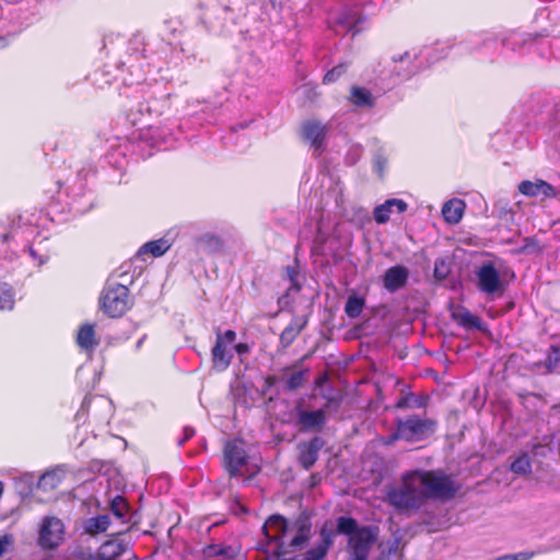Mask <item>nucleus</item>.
I'll list each match as a JSON object with an SVG mask.
<instances>
[{"label": "nucleus", "instance_id": "nucleus-49", "mask_svg": "<svg viewBox=\"0 0 560 560\" xmlns=\"http://www.w3.org/2000/svg\"><path fill=\"white\" fill-rule=\"evenodd\" d=\"M8 45V40L5 37L0 36V47L3 48Z\"/></svg>", "mask_w": 560, "mask_h": 560}, {"label": "nucleus", "instance_id": "nucleus-18", "mask_svg": "<svg viewBox=\"0 0 560 560\" xmlns=\"http://www.w3.org/2000/svg\"><path fill=\"white\" fill-rule=\"evenodd\" d=\"M407 208L408 205L402 199H388L374 209L373 217L376 223L385 224L389 221L393 212L402 213Z\"/></svg>", "mask_w": 560, "mask_h": 560}, {"label": "nucleus", "instance_id": "nucleus-25", "mask_svg": "<svg viewBox=\"0 0 560 560\" xmlns=\"http://www.w3.org/2000/svg\"><path fill=\"white\" fill-rule=\"evenodd\" d=\"M349 101L357 107H373L374 97L372 93L361 86H352L350 91Z\"/></svg>", "mask_w": 560, "mask_h": 560}, {"label": "nucleus", "instance_id": "nucleus-38", "mask_svg": "<svg viewBox=\"0 0 560 560\" xmlns=\"http://www.w3.org/2000/svg\"><path fill=\"white\" fill-rule=\"evenodd\" d=\"M464 397H470L472 406L475 408H479L483 406L486 397H487V387H483V393L480 394L479 387H472L471 390L467 389L464 392Z\"/></svg>", "mask_w": 560, "mask_h": 560}, {"label": "nucleus", "instance_id": "nucleus-19", "mask_svg": "<svg viewBox=\"0 0 560 560\" xmlns=\"http://www.w3.org/2000/svg\"><path fill=\"white\" fill-rule=\"evenodd\" d=\"M310 355L306 354L298 360L291 366H287L282 370V376L287 378V385H303L308 382L310 369L304 366V360Z\"/></svg>", "mask_w": 560, "mask_h": 560}, {"label": "nucleus", "instance_id": "nucleus-7", "mask_svg": "<svg viewBox=\"0 0 560 560\" xmlns=\"http://www.w3.org/2000/svg\"><path fill=\"white\" fill-rule=\"evenodd\" d=\"M435 430V420L411 416L407 419H399L397 421L395 438L408 442L420 441L434 433Z\"/></svg>", "mask_w": 560, "mask_h": 560}, {"label": "nucleus", "instance_id": "nucleus-32", "mask_svg": "<svg viewBox=\"0 0 560 560\" xmlns=\"http://www.w3.org/2000/svg\"><path fill=\"white\" fill-rule=\"evenodd\" d=\"M15 304V293L13 288L0 282V312L12 311Z\"/></svg>", "mask_w": 560, "mask_h": 560}, {"label": "nucleus", "instance_id": "nucleus-29", "mask_svg": "<svg viewBox=\"0 0 560 560\" xmlns=\"http://www.w3.org/2000/svg\"><path fill=\"white\" fill-rule=\"evenodd\" d=\"M453 319L462 327L471 329H480L481 320L478 316L470 313L468 310L463 308L459 312L453 313Z\"/></svg>", "mask_w": 560, "mask_h": 560}, {"label": "nucleus", "instance_id": "nucleus-16", "mask_svg": "<svg viewBox=\"0 0 560 560\" xmlns=\"http://www.w3.org/2000/svg\"><path fill=\"white\" fill-rule=\"evenodd\" d=\"M409 270L407 267L396 265L389 267L383 275V285L389 292H396L407 284Z\"/></svg>", "mask_w": 560, "mask_h": 560}, {"label": "nucleus", "instance_id": "nucleus-50", "mask_svg": "<svg viewBox=\"0 0 560 560\" xmlns=\"http://www.w3.org/2000/svg\"><path fill=\"white\" fill-rule=\"evenodd\" d=\"M513 558L514 557L512 555H505V556L498 558L497 560H514Z\"/></svg>", "mask_w": 560, "mask_h": 560}, {"label": "nucleus", "instance_id": "nucleus-30", "mask_svg": "<svg viewBox=\"0 0 560 560\" xmlns=\"http://www.w3.org/2000/svg\"><path fill=\"white\" fill-rule=\"evenodd\" d=\"M62 474L59 470H50L42 475L37 482L38 489L43 491H50L58 488L61 483Z\"/></svg>", "mask_w": 560, "mask_h": 560}, {"label": "nucleus", "instance_id": "nucleus-9", "mask_svg": "<svg viewBox=\"0 0 560 560\" xmlns=\"http://www.w3.org/2000/svg\"><path fill=\"white\" fill-rule=\"evenodd\" d=\"M65 539V524L57 516H45L38 530L37 545L43 550L57 549Z\"/></svg>", "mask_w": 560, "mask_h": 560}, {"label": "nucleus", "instance_id": "nucleus-31", "mask_svg": "<svg viewBox=\"0 0 560 560\" xmlns=\"http://www.w3.org/2000/svg\"><path fill=\"white\" fill-rule=\"evenodd\" d=\"M109 524L110 520L108 515H97L86 521L84 529L89 535L95 536L106 532Z\"/></svg>", "mask_w": 560, "mask_h": 560}, {"label": "nucleus", "instance_id": "nucleus-22", "mask_svg": "<svg viewBox=\"0 0 560 560\" xmlns=\"http://www.w3.org/2000/svg\"><path fill=\"white\" fill-rule=\"evenodd\" d=\"M466 205L463 200L454 198L446 201L442 207V215L448 224H457L464 214Z\"/></svg>", "mask_w": 560, "mask_h": 560}, {"label": "nucleus", "instance_id": "nucleus-24", "mask_svg": "<svg viewBox=\"0 0 560 560\" xmlns=\"http://www.w3.org/2000/svg\"><path fill=\"white\" fill-rule=\"evenodd\" d=\"M311 527V522L307 518H299L294 523L296 533L289 541V546L293 549L303 546L310 539Z\"/></svg>", "mask_w": 560, "mask_h": 560}, {"label": "nucleus", "instance_id": "nucleus-45", "mask_svg": "<svg viewBox=\"0 0 560 560\" xmlns=\"http://www.w3.org/2000/svg\"><path fill=\"white\" fill-rule=\"evenodd\" d=\"M290 282H291L290 290H294L296 292L301 290V284L299 283L298 279H295V281H290Z\"/></svg>", "mask_w": 560, "mask_h": 560}, {"label": "nucleus", "instance_id": "nucleus-26", "mask_svg": "<svg viewBox=\"0 0 560 560\" xmlns=\"http://www.w3.org/2000/svg\"><path fill=\"white\" fill-rule=\"evenodd\" d=\"M125 551H126V545L122 541H119L116 539H110V540L105 541L101 546L98 553L105 560H116Z\"/></svg>", "mask_w": 560, "mask_h": 560}, {"label": "nucleus", "instance_id": "nucleus-3", "mask_svg": "<svg viewBox=\"0 0 560 560\" xmlns=\"http://www.w3.org/2000/svg\"><path fill=\"white\" fill-rule=\"evenodd\" d=\"M412 474L422 502L428 499L450 500L459 490L452 477L441 470H413Z\"/></svg>", "mask_w": 560, "mask_h": 560}, {"label": "nucleus", "instance_id": "nucleus-14", "mask_svg": "<svg viewBox=\"0 0 560 560\" xmlns=\"http://www.w3.org/2000/svg\"><path fill=\"white\" fill-rule=\"evenodd\" d=\"M308 324L306 315H294L291 322L285 326L279 337L281 348H289L305 329Z\"/></svg>", "mask_w": 560, "mask_h": 560}, {"label": "nucleus", "instance_id": "nucleus-8", "mask_svg": "<svg viewBox=\"0 0 560 560\" xmlns=\"http://www.w3.org/2000/svg\"><path fill=\"white\" fill-rule=\"evenodd\" d=\"M248 459L243 439H233L224 443L222 466L231 478L243 476V468L247 466Z\"/></svg>", "mask_w": 560, "mask_h": 560}, {"label": "nucleus", "instance_id": "nucleus-28", "mask_svg": "<svg viewBox=\"0 0 560 560\" xmlns=\"http://www.w3.org/2000/svg\"><path fill=\"white\" fill-rule=\"evenodd\" d=\"M170 248V244L166 240L160 238L155 241H150L143 244L138 250V255L150 254L152 257H160L164 255Z\"/></svg>", "mask_w": 560, "mask_h": 560}, {"label": "nucleus", "instance_id": "nucleus-33", "mask_svg": "<svg viewBox=\"0 0 560 560\" xmlns=\"http://www.w3.org/2000/svg\"><path fill=\"white\" fill-rule=\"evenodd\" d=\"M363 21L364 18L362 15H352L345 12L337 19L336 24L345 27L347 32L352 33L354 36L360 32L358 24Z\"/></svg>", "mask_w": 560, "mask_h": 560}, {"label": "nucleus", "instance_id": "nucleus-47", "mask_svg": "<svg viewBox=\"0 0 560 560\" xmlns=\"http://www.w3.org/2000/svg\"><path fill=\"white\" fill-rule=\"evenodd\" d=\"M281 551L278 549L276 550L275 555L277 556L276 559L273 560H295V558H290V559H284V558H281Z\"/></svg>", "mask_w": 560, "mask_h": 560}, {"label": "nucleus", "instance_id": "nucleus-37", "mask_svg": "<svg viewBox=\"0 0 560 560\" xmlns=\"http://www.w3.org/2000/svg\"><path fill=\"white\" fill-rule=\"evenodd\" d=\"M129 509V503L122 495H116L110 501V511L117 518H125Z\"/></svg>", "mask_w": 560, "mask_h": 560}, {"label": "nucleus", "instance_id": "nucleus-27", "mask_svg": "<svg viewBox=\"0 0 560 560\" xmlns=\"http://www.w3.org/2000/svg\"><path fill=\"white\" fill-rule=\"evenodd\" d=\"M197 245L207 253H219L223 247V241L214 234H203L196 238Z\"/></svg>", "mask_w": 560, "mask_h": 560}, {"label": "nucleus", "instance_id": "nucleus-12", "mask_svg": "<svg viewBox=\"0 0 560 560\" xmlns=\"http://www.w3.org/2000/svg\"><path fill=\"white\" fill-rule=\"evenodd\" d=\"M324 446V441L319 436H314L310 441H304L298 445V460L300 466L308 470L312 468L318 459V453Z\"/></svg>", "mask_w": 560, "mask_h": 560}, {"label": "nucleus", "instance_id": "nucleus-11", "mask_svg": "<svg viewBox=\"0 0 560 560\" xmlns=\"http://www.w3.org/2000/svg\"><path fill=\"white\" fill-rule=\"evenodd\" d=\"M328 130V125L315 119L305 120L301 126L302 138L311 143L318 155L323 152Z\"/></svg>", "mask_w": 560, "mask_h": 560}, {"label": "nucleus", "instance_id": "nucleus-48", "mask_svg": "<svg viewBox=\"0 0 560 560\" xmlns=\"http://www.w3.org/2000/svg\"><path fill=\"white\" fill-rule=\"evenodd\" d=\"M325 381H326L325 376L318 377L315 380L313 385H316V386L324 385Z\"/></svg>", "mask_w": 560, "mask_h": 560}, {"label": "nucleus", "instance_id": "nucleus-15", "mask_svg": "<svg viewBox=\"0 0 560 560\" xmlns=\"http://www.w3.org/2000/svg\"><path fill=\"white\" fill-rule=\"evenodd\" d=\"M289 530L287 520L281 515H271L262 526L265 537L269 541H280L279 549L283 546V536Z\"/></svg>", "mask_w": 560, "mask_h": 560}, {"label": "nucleus", "instance_id": "nucleus-1", "mask_svg": "<svg viewBox=\"0 0 560 560\" xmlns=\"http://www.w3.org/2000/svg\"><path fill=\"white\" fill-rule=\"evenodd\" d=\"M347 399L342 387H313L310 395L301 397L295 406V423L301 432L322 431L327 413L337 412Z\"/></svg>", "mask_w": 560, "mask_h": 560}, {"label": "nucleus", "instance_id": "nucleus-40", "mask_svg": "<svg viewBox=\"0 0 560 560\" xmlns=\"http://www.w3.org/2000/svg\"><path fill=\"white\" fill-rule=\"evenodd\" d=\"M14 546V538L12 534H4L0 536V558L10 551Z\"/></svg>", "mask_w": 560, "mask_h": 560}, {"label": "nucleus", "instance_id": "nucleus-2", "mask_svg": "<svg viewBox=\"0 0 560 560\" xmlns=\"http://www.w3.org/2000/svg\"><path fill=\"white\" fill-rule=\"evenodd\" d=\"M337 533L349 536L347 560H368L380 530L376 526H359L351 516H340L337 518Z\"/></svg>", "mask_w": 560, "mask_h": 560}, {"label": "nucleus", "instance_id": "nucleus-21", "mask_svg": "<svg viewBox=\"0 0 560 560\" xmlns=\"http://www.w3.org/2000/svg\"><path fill=\"white\" fill-rule=\"evenodd\" d=\"M518 191L527 197H553L556 195L552 185L542 179H537L535 182L523 180L518 184Z\"/></svg>", "mask_w": 560, "mask_h": 560}, {"label": "nucleus", "instance_id": "nucleus-41", "mask_svg": "<svg viewBox=\"0 0 560 560\" xmlns=\"http://www.w3.org/2000/svg\"><path fill=\"white\" fill-rule=\"evenodd\" d=\"M232 349L238 354V355H244V354H248L250 352V347L248 343L246 342H238V343H235L232 346Z\"/></svg>", "mask_w": 560, "mask_h": 560}, {"label": "nucleus", "instance_id": "nucleus-46", "mask_svg": "<svg viewBox=\"0 0 560 560\" xmlns=\"http://www.w3.org/2000/svg\"><path fill=\"white\" fill-rule=\"evenodd\" d=\"M84 560H105L103 559V557L97 553V555H89Z\"/></svg>", "mask_w": 560, "mask_h": 560}, {"label": "nucleus", "instance_id": "nucleus-17", "mask_svg": "<svg viewBox=\"0 0 560 560\" xmlns=\"http://www.w3.org/2000/svg\"><path fill=\"white\" fill-rule=\"evenodd\" d=\"M335 536L336 532L332 527L323 526L320 529V541L306 552L304 560H324L334 544Z\"/></svg>", "mask_w": 560, "mask_h": 560}, {"label": "nucleus", "instance_id": "nucleus-4", "mask_svg": "<svg viewBox=\"0 0 560 560\" xmlns=\"http://www.w3.org/2000/svg\"><path fill=\"white\" fill-rule=\"evenodd\" d=\"M100 305L108 317H121L131 307L128 287L118 282H107L103 288Z\"/></svg>", "mask_w": 560, "mask_h": 560}, {"label": "nucleus", "instance_id": "nucleus-44", "mask_svg": "<svg viewBox=\"0 0 560 560\" xmlns=\"http://www.w3.org/2000/svg\"><path fill=\"white\" fill-rule=\"evenodd\" d=\"M514 560H529L533 557V553L528 552H520L516 555H512Z\"/></svg>", "mask_w": 560, "mask_h": 560}, {"label": "nucleus", "instance_id": "nucleus-13", "mask_svg": "<svg viewBox=\"0 0 560 560\" xmlns=\"http://www.w3.org/2000/svg\"><path fill=\"white\" fill-rule=\"evenodd\" d=\"M529 369L539 375L560 374V345H551L546 359L533 362Z\"/></svg>", "mask_w": 560, "mask_h": 560}, {"label": "nucleus", "instance_id": "nucleus-23", "mask_svg": "<svg viewBox=\"0 0 560 560\" xmlns=\"http://www.w3.org/2000/svg\"><path fill=\"white\" fill-rule=\"evenodd\" d=\"M427 395H416L411 392H402L400 398L396 401L397 409H417L424 408L428 405Z\"/></svg>", "mask_w": 560, "mask_h": 560}, {"label": "nucleus", "instance_id": "nucleus-6", "mask_svg": "<svg viewBox=\"0 0 560 560\" xmlns=\"http://www.w3.org/2000/svg\"><path fill=\"white\" fill-rule=\"evenodd\" d=\"M236 341V332L228 329L224 332L215 328V342L211 349V369L218 373L224 372L230 366L233 352L232 346Z\"/></svg>", "mask_w": 560, "mask_h": 560}, {"label": "nucleus", "instance_id": "nucleus-51", "mask_svg": "<svg viewBox=\"0 0 560 560\" xmlns=\"http://www.w3.org/2000/svg\"><path fill=\"white\" fill-rule=\"evenodd\" d=\"M364 384V381L363 380H360L355 383V385H363Z\"/></svg>", "mask_w": 560, "mask_h": 560}, {"label": "nucleus", "instance_id": "nucleus-35", "mask_svg": "<svg viewBox=\"0 0 560 560\" xmlns=\"http://www.w3.org/2000/svg\"><path fill=\"white\" fill-rule=\"evenodd\" d=\"M512 472L516 475H528L532 472V463L527 453L518 455L510 465Z\"/></svg>", "mask_w": 560, "mask_h": 560}, {"label": "nucleus", "instance_id": "nucleus-36", "mask_svg": "<svg viewBox=\"0 0 560 560\" xmlns=\"http://www.w3.org/2000/svg\"><path fill=\"white\" fill-rule=\"evenodd\" d=\"M365 305L363 298L352 295L347 300L345 312L350 318H357L361 315Z\"/></svg>", "mask_w": 560, "mask_h": 560}, {"label": "nucleus", "instance_id": "nucleus-43", "mask_svg": "<svg viewBox=\"0 0 560 560\" xmlns=\"http://www.w3.org/2000/svg\"><path fill=\"white\" fill-rule=\"evenodd\" d=\"M196 431L194 428L185 427L184 428V436L179 441V445H183L186 441L190 440L195 435Z\"/></svg>", "mask_w": 560, "mask_h": 560}, {"label": "nucleus", "instance_id": "nucleus-34", "mask_svg": "<svg viewBox=\"0 0 560 560\" xmlns=\"http://www.w3.org/2000/svg\"><path fill=\"white\" fill-rule=\"evenodd\" d=\"M209 555L212 557H222L226 559H235L240 551V547H233L230 545H211L208 547Z\"/></svg>", "mask_w": 560, "mask_h": 560}, {"label": "nucleus", "instance_id": "nucleus-42", "mask_svg": "<svg viewBox=\"0 0 560 560\" xmlns=\"http://www.w3.org/2000/svg\"><path fill=\"white\" fill-rule=\"evenodd\" d=\"M285 273H287V277L290 281H295V279H298V276H299V269H298V266H287L285 267Z\"/></svg>", "mask_w": 560, "mask_h": 560}, {"label": "nucleus", "instance_id": "nucleus-52", "mask_svg": "<svg viewBox=\"0 0 560 560\" xmlns=\"http://www.w3.org/2000/svg\"><path fill=\"white\" fill-rule=\"evenodd\" d=\"M7 238H8V235H7V234H4V235H3V241H7Z\"/></svg>", "mask_w": 560, "mask_h": 560}, {"label": "nucleus", "instance_id": "nucleus-5", "mask_svg": "<svg viewBox=\"0 0 560 560\" xmlns=\"http://www.w3.org/2000/svg\"><path fill=\"white\" fill-rule=\"evenodd\" d=\"M388 503L397 510H410L421 506L422 499L412 471L402 476L401 486L387 491Z\"/></svg>", "mask_w": 560, "mask_h": 560}, {"label": "nucleus", "instance_id": "nucleus-20", "mask_svg": "<svg viewBox=\"0 0 560 560\" xmlns=\"http://www.w3.org/2000/svg\"><path fill=\"white\" fill-rule=\"evenodd\" d=\"M77 345L85 352H92L100 345L96 337L95 324L84 323L79 326L75 337Z\"/></svg>", "mask_w": 560, "mask_h": 560}, {"label": "nucleus", "instance_id": "nucleus-10", "mask_svg": "<svg viewBox=\"0 0 560 560\" xmlns=\"http://www.w3.org/2000/svg\"><path fill=\"white\" fill-rule=\"evenodd\" d=\"M477 287L480 292L487 295H502L504 284L499 270L492 261L482 262L475 271Z\"/></svg>", "mask_w": 560, "mask_h": 560}, {"label": "nucleus", "instance_id": "nucleus-39", "mask_svg": "<svg viewBox=\"0 0 560 560\" xmlns=\"http://www.w3.org/2000/svg\"><path fill=\"white\" fill-rule=\"evenodd\" d=\"M347 71L346 63H339L329 70L323 78L324 84H330L338 81Z\"/></svg>", "mask_w": 560, "mask_h": 560}]
</instances>
